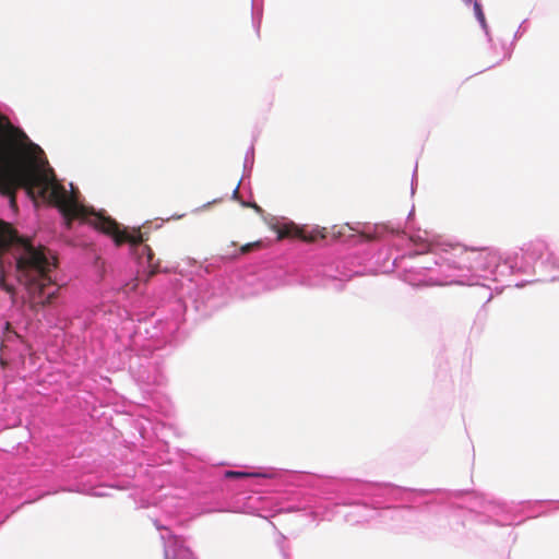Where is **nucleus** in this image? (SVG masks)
<instances>
[{"label": "nucleus", "instance_id": "1", "mask_svg": "<svg viewBox=\"0 0 559 559\" xmlns=\"http://www.w3.org/2000/svg\"><path fill=\"white\" fill-rule=\"evenodd\" d=\"M43 150L31 142L20 129L14 128L0 114V193L15 204V192L24 188L32 199L40 198L59 209L67 228L73 219H81L97 230L114 238L116 245L140 243V234L130 235L119 224L103 213H97L79 202L78 193L60 185L52 169L43 168ZM11 252L16 262V276L27 293V300H53L59 286L51 273L57 259L45 247H34L26 238L19 236L11 224L0 219V255Z\"/></svg>", "mask_w": 559, "mask_h": 559}, {"label": "nucleus", "instance_id": "2", "mask_svg": "<svg viewBox=\"0 0 559 559\" xmlns=\"http://www.w3.org/2000/svg\"><path fill=\"white\" fill-rule=\"evenodd\" d=\"M277 238H300L306 242H313L318 238H324V235L319 229L308 231L304 228H299L294 224H285L277 229Z\"/></svg>", "mask_w": 559, "mask_h": 559}, {"label": "nucleus", "instance_id": "3", "mask_svg": "<svg viewBox=\"0 0 559 559\" xmlns=\"http://www.w3.org/2000/svg\"><path fill=\"white\" fill-rule=\"evenodd\" d=\"M144 239L142 238V242ZM146 254L147 263H148V272L146 274V278L150 280L152 276H154L156 273L159 272L158 263H154V254L152 252V249L147 245L142 243V255Z\"/></svg>", "mask_w": 559, "mask_h": 559}, {"label": "nucleus", "instance_id": "4", "mask_svg": "<svg viewBox=\"0 0 559 559\" xmlns=\"http://www.w3.org/2000/svg\"><path fill=\"white\" fill-rule=\"evenodd\" d=\"M259 474L257 473H246V472H238V471H227L225 473L226 478H238V479H245V478H251L257 477Z\"/></svg>", "mask_w": 559, "mask_h": 559}, {"label": "nucleus", "instance_id": "5", "mask_svg": "<svg viewBox=\"0 0 559 559\" xmlns=\"http://www.w3.org/2000/svg\"><path fill=\"white\" fill-rule=\"evenodd\" d=\"M0 287L7 292L8 294L11 295V297L13 298L14 297V294H15V288L13 285L9 284L5 280V275H4V272L3 270L0 269Z\"/></svg>", "mask_w": 559, "mask_h": 559}, {"label": "nucleus", "instance_id": "6", "mask_svg": "<svg viewBox=\"0 0 559 559\" xmlns=\"http://www.w3.org/2000/svg\"><path fill=\"white\" fill-rule=\"evenodd\" d=\"M261 247H262L261 241H253V242L246 243L239 248V254H247L253 250L260 249Z\"/></svg>", "mask_w": 559, "mask_h": 559}, {"label": "nucleus", "instance_id": "7", "mask_svg": "<svg viewBox=\"0 0 559 559\" xmlns=\"http://www.w3.org/2000/svg\"><path fill=\"white\" fill-rule=\"evenodd\" d=\"M473 7H474V12H475L477 20L479 21V23L483 26H486V19H485V14L483 12L481 5L477 1H474Z\"/></svg>", "mask_w": 559, "mask_h": 559}, {"label": "nucleus", "instance_id": "8", "mask_svg": "<svg viewBox=\"0 0 559 559\" xmlns=\"http://www.w3.org/2000/svg\"><path fill=\"white\" fill-rule=\"evenodd\" d=\"M247 205L248 206H252L258 213H262L263 212L262 209L259 205H257L255 203L247 204Z\"/></svg>", "mask_w": 559, "mask_h": 559}, {"label": "nucleus", "instance_id": "9", "mask_svg": "<svg viewBox=\"0 0 559 559\" xmlns=\"http://www.w3.org/2000/svg\"><path fill=\"white\" fill-rule=\"evenodd\" d=\"M12 336H14L16 338L20 337L19 334H16L15 332H12V335L10 333L7 335V340H11Z\"/></svg>", "mask_w": 559, "mask_h": 559}, {"label": "nucleus", "instance_id": "10", "mask_svg": "<svg viewBox=\"0 0 559 559\" xmlns=\"http://www.w3.org/2000/svg\"><path fill=\"white\" fill-rule=\"evenodd\" d=\"M0 364H1V366H2V367H5L7 361H5L3 358H1V359H0Z\"/></svg>", "mask_w": 559, "mask_h": 559}, {"label": "nucleus", "instance_id": "11", "mask_svg": "<svg viewBox=\"0 0 559 559\" xmlns=\"http://www.w3.org/2000/svg\"><path fill=\"white\" fill-rule=\"evenodd\" d=\"M466 4H471L473 0H463Z\"/></svg>", "mask_w": 559, "mask_h": 559}, {"label": "nucleus", "instance_id": "12", "mask_svg": "<svg viewBox=\"0 0 559 559\" xmlns=\"http://www.w3.org/2000/svg\"><path fill=\"white\" fill-rule=\"evenodd\" d=\"M238 255H239V254H236V253H235V254H230V255H229V258L235 259V258H237Z\"/></svg>", "mask_w": 559, "mask_h": 559}]
</instances>
